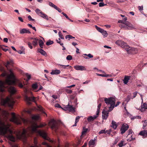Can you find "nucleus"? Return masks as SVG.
<instances>
[{
	"instance_id": "38",
	"label": "nucleus",
	"mask_w": 147,
	"mask_h": 147,
	"mask_svg": "<svg viewBox=\"0 0 147 147\" xmlns=\"http://www.w3.org/2000/svg\"><path fill=\"white\" fill-rule=\"evenodd\" d=\"M39 117L38 115H34L32 117V119L34 120H37L39 119Z\"/></svg>"
},
{
	"instance_id": "13",
	"label": "nucleus",
	"mask_w": 147,
	"mask_h": 147,
	"mask_svg": "<svg viewBox=\"0 0 147 147\" xmlns=\"http://www.w3.org/2000/svg\"><path fill=\"white\" fill-rule=\"evenodd\" d=\"M9 113L6 111L1 110L0 108V115L7 117L9 115Z\"/></svg>"
},
{
	"instance_id": "9",
	"label": "nucleus",
	"mask_w": 147,
	"mask_h": 147,
	"mask_svg": "<svg viewBox=\"0 0 147 147\" xmlns=\"http://www.w3.org/2000/svg\"><path fill=\"white\" fill-rule=\"evenodd\" d=\"M115 44L122 48L124 49L125 50L128 46L126 43L121 40H117L115 42Z\"/></svg>"
},
{
	"instance_id": "10",
	"label": "nucleus",
	"mask_w": 147,
	"mask_h": 147,
	"mask_svg": "<svg viewBox=\"0 0 147 147\" xmlns=\"http://www.w3.org/2000/svg\"><path fill=\"white\" fill-rule=\"evenodd\" d=\"M49 124L52 129H55V130L58 129L57 123L54 119H52L51 120Z\"/></svg>"
},
{
	"instance_id": "41",
	"label": "nucleus",
	"mask_w": 147,
	"mask_h": 147,
	"mask_svg": "<svg viewBox=\"0 0 147 147\" xmlns=\"http://www.w3.org/2000/svg\"><path fill=\"white\" fill-rule=\"evenodd\" d=\"M73 36L70 35H68L65 36V38L66 39L68 38V40H69L70 39H72Z\"/></svg>"
},
{
	"instance_id": "4",
	"label": "nucleus",
	"mask_w": 147,
	"mask_h": 147,
	"mask_svg": "<svg viewBox=\"0 0 147 147\" xmlns=\"http://www.w3.org/2000/svg\"><path fill=\"white\" fill-rule=\"evenodd\" d=\"M13 63V61L11 60L10 61H7V63L5 64L4 65L6 67L7 70H5L3 67L0 66V70L3 72L2 74H14L13 70L11 68Z\"/></svg>"
},
{
	"instance_id": "26",
	"label": "nucleus",
	"mask_w": 147,
	"mask_h": 147,
	"mask_svg": "<svg viewBox=\"0 0 147 147\" xmlns=\"http://www.w3.org/2000/svg\"><path fill=\"white\" fill-rule=\"evenodd\" d=\"M38 52L40 53L42 55L44 56H47L46 53L42 49H38Z\"/></svg>"
},
{
	"instance_id": "47",
	"label": "nucleus",
	"mask_w": 147,
	"mask_h": 147,
	"mask_svg": "<svg viewBox=\"0 0 147 147\" xmlns=\"http://www.w3.org/2000/svg\"><path fill=\"white\" fill-rule=\"evenodd\" d=\"M58 34L59 36L62 39H64V37L62 34L61 32H59L58 33Z\"/></svg>"
},
{
	"instance_id": "6",
	"label": "nucleus",
	"mask_w": 147,
	"mask_h": 147,
	"mask_svg": "<svg viewBox=\"0 0 147 147\" xmlns=\"http://www.w3.org/2000/svg\"><path fill=\"white\" fill-rule=\"evenodd\" d=\"M11 114L12 117L11 119V121L18 125L20 124L21 121L24 123H26L27 122V120L24 118H18L16 117L15 113H12Z\"/></svg>"
},
{
	"instance_id": "34",
	"label": "nucleus",
	"mask_w": 147,
	"mask_h": 147,
	"mask_svg": "<svg viewBox=\"0 0 147 147\" xmlns=\"http://www.w3.org/2000/svg\"><path fill=\"white\" fill-rule=\"evenodd\" d=\"M101 106V104H99L98 106L96 112V114L97 115H98L100 112V107Z\"/></svg>"
},
{
	"instance_id": "45",
	"label": "nucleus",
	"mask_w": 147,
	"mask_h": 147,
	"mask_svg": "<svg viewBox=\"0 0 147 147\" xmlns=\"http://www.w3.org/2000/svg\"><path fill=\"white\" fill-rule=\"evenodd\" d=\"M142 107L145 109H147V104L146 103H144L142 105Z\"/></svg>"
},
{
	"instance_id": "25",
	"label": "nucleus",
	"mask_w": 147,
	"mask_h": 147,
	"mask_svg": "<svg viewBox=\"0 0 147 147\" xmlns=\"http://www.w3.org/2000/svg\"><path fill=\"white\" fill-rule=\"evenodd\" d=\"M139 134L143 136H147V130H143L141 131L140 132Z\"/></svg>"
},
{
	"instance_id": "59",
	"label": "nucleus",
	"mask_w": 147,
	"mask_h": 147,
	"mask_svg": "<svg viewBox=\"0 0 147 147\" xmlns=\"http://www.w3.org/2000/svg\"><path fill=\"white\" fill-rule=\"evenodd\" d=\"M118 22L119 23H122L123 24H125V23H126V22H124L123 21V20H119L118 21Z\"/></svg>"
},
{
	"instance_id": "49",
	"label": "nucleus",
	"mask_w": 147,
	"mask_h": 147,
	"mask_svg": "<svg viewBox=\"0 0 147 147\" xmlns=\"http://www.w3.org/2000/svg\"><path fill=\"white\" fill-rule=\"evenodd\" d=\"M66 59L68 60H71L72 59V57L71 55H68L66 57Z\"/></svg>"
},
{
	"instance_id": "60",
	"label": "nucleus",
	"mask_w": 147,
	"mask_h": 147,
	"mask_svg": "<svg viewBox=\"0 0 147 147\" xmlns=\"http://www.w3.org/2000/svg\"><path fill=\"white\" fill-rule=\"evenodd\" d=\"M138 93V92H134L133 94V96H132V98H131V99H133V98H134L137 95V94Z\"/></svg>"
},
{
	"instance_id": "61",
	"label": "nucleus",
	"mask_w": 147,
	"mask_h": 147,
	"mask_svg": "<svg viewBox=\"0 0 147 147\" xmlns=\"http://www.w3.org/2000/svg\"><path fill=\"white\" fill-rule=\"evenodd\" d=\"M128 135H130V134H132V133H133V132L132 130L129 129L128 131Z\"/></svg>"
},
{
	"instance_id": "54",
	"label": "nucleus",
	"mask_w": 147,
	"mask_h": 147,
	"mask_svg": "<svg viewBox=\"0 0 147 147\" xmlns=\"http://www.w3.org/2000/svg\"><path fill=\"white\" fill-rule=\"evenodd\" d=\"M27 132V131H26L25 129H24L23 132H22V134L24 136H26V134Z\"/></svg>"
},
{
	"instance_id": "5",
	"label": "nucleus",
	"mask_w": 147,
	"mask_h": 147,
	"mask_svg": "<svg viewBox=\"0 0 147 147\" xmlns=\"http://www.w3.org/2000/svg\"><path fill=\"white\" fill-rule=\"evenodd\" d=\"M10 127L9 125L0 121V134L4 135L6 134Z\"/></svg>"
},
{
	"instance_id": "19",
	"label": "nucleus",
	"mask_w": 147,
	"mask_h": 147,
	"mask_svg": "<svg viewBox=\"0 0 147 147\" xmlns=\"http://www.w3.org/2000/svg\"><path fill=\"white\" fill-rule=\"evenodd\" d=\"M108 113L106 111L102 112V118L103 119H106L108 116Z\"/></svg>"
},
{
	"instance_id": "16",
	"label": "nucleus",
	"mask_w": 147,
	"mask_h": 147,
	"mask_svg": "<svg viewBox=\"0 0 147 147\" xmlns=\"http://www.w3.org/2000/svg\"><path fill=\"white\" fill-rule=\"evenodd\" d=\"M98 115H94L93 116H90L88 117L87 119L88 121L90 122L94 121L97 117Z\"/></svg>"
},
{
	"instance_id": "51",
	"label": "nucleus",
	"mask_w": 147,
	"mask_h": 147,
	"mask_svg": "<svg viewBox=\"0 0 147 147\" xmlns=\"http://www.w3.org/2000/svg\"><path fill=\"white\" fill-rule=\"evenodd\" d=\"M106 5V4H105L103 2H100L99 3V7H102Z\"/></svg>"
},
{
	"instance_id": "50",
	"label": "nucleus",
	"mask_w": 147,
	"mask_h": 147,
	"mask_svg": "<svg viewBox=\"0 0 147 147\" xmlns=\"http://www.w3.org/2000/svg\"><path fill=\"white\" fill-rule=\"evenodd\" d=\"M107 131H106L105 129L102 130L99 132V134H100L103 133H106Z\"/></svg>"
},
{
	"instance_id": "24",
	"label": "nucleus",
	"mask_w": 147,
	"mask_h": 147,
	"mask_svg": "<svg viewBox=\"0 0 147 147\" xmlns=\"http://www.w3.org/2000/svg\"><path fill=\"white\" fill-rule=\"evenodd\" d=\"M7 138L11 141L14 142L15 139V137L11 134H9Z\"/></svg>"
},
{
	"instance_id": "57",
	"label": "nucleus",
	"mask_w": 147,
	"mask_h": 147,
	"mask_svg": "<svg viewBox=\"0 0 147 147\" xmlns=\"http://www.w3.org/2000/svg\"><path fill=\"white\" fill-rule=\"evenodd\" d=\"M59 65H60V66H61V67L63 68H65L69 66V65H61L59 64Z\"/></svg>"
},
{
	"instance_id": "32",
	"label": "nucleus",
	"mask_w": 147,
	"mask_h": 147,
	"mask_svg": "<svg viewBox=\"0 0 147 147\" xmlns=\"http://www.w3.org/2000/svg\"><path fill=\"white\" fill-rule=\"evenodd\" d=\"M38 43L40 47L41 48H43L44 43L42 40L41 39L39 40Z\"/></svg>"
},
{
	"instance_id": "7",
	"label": "nucleus",
	"mask_w": 147,
	"mask_h": 147,
	"mask_svg": "<svg viewBox=\"0 0 147 147\" xmlns=\"http://www.w3.org/2000/svg\"><path fill=\"white\" fill-rule=\"evenodd\" d=\"M14 103V101L11 100L8 97L5 99H2L1 100V104L2 105L5 106H9L12 108Z\"/></svg>"
},
{
	"instance_id": "48",
	"label": "nucleus",
	"mask_w": 147,
	"mask_h": 147,
	"mask_svg": "<svg viewBox=\"0 0 147 147\" xmlns=\"http://www.w3.org/2000/svg\"><path fill=\"white\" fill-rule=\"evenodd\" d=\"M147 125V120L144 121L143 124V128L144 129Z\"/></svg>"
},
{
	"instance_id": "55",
	"label": "nucleus",
	"mask_w": 147,
	"mask_h": 147,
	"mask_svg": "<svg viewBox=\"0 0 147 147\" xmlns=\"http://www.w3.org/2000/svg\"><path fill=\"white\" fill-rule=\"evenodd\" d=\"M28 18L30 21H34V19L32 18L30 16H28Z\"/></svg>"
},
{
	"instance_id": "28",
	"label": "nucleus",
	"mask_w": 147,
	"mask_h": 147,
	"mask_svg": "<svg viewBox=\"0 0 147 147\" xmlns=\"http://www.w3.org/2000/svg\"><path fill=\"white\" fill-rule=\"evenodd\" d=\"M40 16L44 19H46L47 20H49L48 16L43 12H42V13L40 15Z\"/></svg>"
},
{
	"instance_id": "23",
	"label": "nucleus",
	"mask_w": 147,
	"mask_h": 147,
	"mask_svg": "<svg viewBox=\"0 0 147 147\" xmlns=\"http://www.w3.org/2000/svg\"><path fill=\"white\" fill-rule=\"evenodd\" d=\"M35 99L36 98L34 97H26V99L28 101H32L34 102H35Z\"/></svg>"
},
{
	"instance_id": "64",
	"label": "nucleus",
	"mask_w": 147,
	"mask_h": 147,
	"mask_svg": "<svg viewBox=\"0 0 147 147\" xmlns=\"http://www.w3.org/2000/svg\"><path fill=\"white\" fill-rule=\"evenodd\" d=\"M66 91L67 92V93L70 94L72 92V90H68L66 89Z\"/></svg>"
},
{
	"instance_id": "52",
	"label": "nucleus",
	"mask_w": 147,
	"mask_h": 147,
	"mask_svg": "<svg viewBox=\"0 0 147 147\" xmlns=\"http://www.w3.org/2000/svg\"><path fill=\"white\" fill-rule=\"evenodd\" d=\"M38 109L41 111L43 113H45L43 111V109L42 107L40 105L38 106Z\"/></svg>"
},
{
	"instance_id": "44",
	"label": "nucleus",
	"mask_w": 147,
	"mask_h": 147,
	"mask_svg": "<svg viewBox=\"0 0 147 147\" xmlns=\"http://www.w3.org/2000/svg\"><path fill=\"white\" fill-rule=\"evenodd\" d=\"M38 85L36 83L33 84L32 85V87L34 89H36L38 87Z\"/></svg>"
},
{
	"instance_id": "15",
	"label": "nucleus",
	"mask_w": 147,
	"mask_h": 147,
	"mask_svg": "<svg viewBox=\"0 0 147 147\" xmlns=\"http://www.w3.org/2000/svg\"><path fill=\"white\" fill-rule=\"evenodd\" d=\"M74 68L78 70H84L86 69L85 67L82 65H76L74 66Z\"/></svg>"
},
{
	"instance_id": "30",
	"label": "nucleus",
	"mask_w": 147,
	"mask_h": 147,
	"mask_svg": "<svg viewBox=\"0 0 147 147\" xmlns=\"http://www.w3.org/2000/svg\"><path fill=\"white\" fill-rule=\"evenodd\" d=\"M38 41V39L36 38H35L34 40L32 42V44L33 46H35L37 45Z\"/></svg>"
},
{
	"instance_id": "27",
	"label": "nucleus",
	"mask_w": 147,
	"mask_h": 147,
	"mask_svg": "<svg viewBox=\"0 0 147 147\" xmlns=\"http://www.w3.org/2000/svg\"><path fill=\"white\" fill-rule=\"evenodd\" d=\"M34 145L30 147H38L39 146L38 145H37V140L36 138H34Z\"/></svg>"
},
{
	"instance_id": "14",
	"label": "nucleus",
	"mask_w": 147,
	"mask_h": 147,
	"mask_svg": "<svg viewBox=\"0 0 147 147\" xmlns=\"http://www.w3.org/2000/svg\"><path fill=\"white\" fill-rule=\"evenodd\" d=\"M96 137L94 138V140H90L88 143L89 147H94L95 144V141L96 139Z\"/></svg>"
},
{
	"instance_id": "58",
	"label": "nucleus",
	"mask_w": 147,
	"mask_h": 147,
	"mask_svg": "<svg viewBox=\"0 0 147 147\" xmlns=\"http://www.w3.org/2000/svg\"><path fill=\"white\" fill-rule=\"evenodd\" d=\"M62 14L64 16H65V18L67 19H69V18L67 16V15L64 13L63 12H62Z\"/></svg>"
},
{
	"instance_id": "37",
	"label": "nucleus",
	"mask_w": 147,
	"mask_h": 147,
	"mask_svg": "<svg viewBox=\"0 0 147 147\" xmlns=\"http://www.w3.org/2000/svg\"><path fill=\"white\" fill-rule=\"evenodd\" d=\"M35 12L39 16H40V15L42 12L41 10L38 9H37L35 10Z\"/></svg>"
},
{
	"instance_id": "21",
	"label": "nucleus",
	"mask_w": 147,
	"mask_h": 147,
	"mask_svg": "<svg viewBox=\"0 0 147 147\" xmlns=\"http://www.w3.org/2000/svg\"><path fill=\"white\" fill-rule=\"evenodd\" d=\"M20 33L21 34H23L25 33L30 34L31 33V32L28 29L24 28L20 30Z\"/></svg>"
},
{
	"instance_id": "12",
	"label": "nucleus",
	"mask_w": 147,
	"mask_h": 147,
	"mask_svg": "<svg viewBox=\"0 0 147 147\" xmlns=\"http://www.w3.org/2000/svg\"><path fill=\"white\" fill-rule=\"evenodd\" d=\"M129 128V126L127 124H123L121 127L120 129L121 133L123 134L125 131L127 130Z\"/></svg>"
},
{
	"instance_id": "33",
	"label": "nucleus",
	"mask_w": 147,
	"mask_h": 147,
	"mask_svg": "<svg viewBox=\"0 0 147 147\" xmlns=\"http://www.w3.org/2000/svg\"><path fill=\"white\" fill-rule=\"evenodd\" d=\"M80 117L79 116H77L75 119V124L73 125V126H76L77 125L76 124L79 121Z\"/></svg>"
},
{
	"instance_id": "29",
	"label": "nucleus",
	"mask_w": 147,
	"mask_h": 147,
	"mask_svg": "<svg viewBox=\"0 0 147 147\" xmlns=\"http://www.w3.org/2000/svg\"><path fill=\"white\" fill-rule=\"evenodd\" d=\"M98 76H101L104 77H111L112 75L111 74H97Z\"/></svg>"
},
{
	"instance_id": "3",
	"label": "nucleus",
	"mask_w": 147,
	"mask_h": 147,
	"mask_svg": "<svg viewBox=\"0 0 147 147\" xmlns=\"http://www.w3.org/2000/svg\"><path fill=\"white\" fill-rule=\"evenodd\" d=\"M104 100L106 104L111 105L110 107H109V109L108 111V112L111 111L115 107H117L120 103V102H118L115 105V98L113 97H110L109 98H105Z\"/></svg>"
},
{
	"instance_id": "1",
	"label": "nucleus",
	"mask_w": 147,
	"mask_h": 147,
	"mask_svg": "<svg viewBox=\"0 0 147 147\" xmlns=\"http://www.w3.org/2000/svg\"><path fill=\"white\" fill-rule=\"evenodd\" d=\"M14 74H1L3 77H5V82L0 81V91L3 92L5 91V83L9 85H13L15 84L16 80Z\"/></svg>"
},
{
	"instance_id": "39",
	"label": "nucleus",
	"mask_w": 147,
	"mask_h": 147,
	"mask_svg": "<svg viewBox=\"0 0 147 147\" xmlns=\"http://www.w3.org/2000/svg\"><path fill=\"white\" fill-rule=\"evenodd\" d=\"M131 98H132V96H131L130 95H128L127 98L125 99V101H126L127 102H128L131 99Z\"/></svg>"
},
{
	"instance_id": "40",
	"label": "nucleus",
	"mask_w": 147,
	"mask_h": 147,
	"mask_svg": "<svg viewBox=\"0 0 147 147\" xmlns=\"http://www.w3.org/2000/svg\"><path fill=\"white\" fill-rule=\"evenodd\" d=\"M88 130V129L83 127V130L82 132V135H83Z\"/></svg>"
},
{
	"instance_id": "63",
	"label": "nucleus",
	"mask_w": 147,
	"mask_h": 147,
	"mask_svg": "<svg viewBox=\"0 0 147 147\" xmlns=\"http://www.w3.org/2000/svg\"><path fill=\"white\" fill-rule=\"evenodd\" d=\"M18 86L20 88H22L23 87V85L21 83H20L18 84Z\"/></svg>"
},
{
	"instance_id": "62",
	"label": "nucleus",
	"mask_w": 147,
	"mask_h": 147,
	"mask_svg": "<svg viewBox=\"0 0 147 147\" xmlns=\"http://www.w3.org/2000/svg\"><path fill=\"white\" fill-rule=\"evenodd\" d=\"M123 141H121V142L119 143L118 145L119 147H122L123 146Z\"/></svg>"
},
{
	"instance_id": "8",
	"label": "nucleus",
	"mask_w": 147,
	"mask_h": 147,
	"mask_svg": "<svg viewBox=\"0 0 147 147\" xmlns=\"http://www.w3.org/2000/svg\"><path fill=\"white\" fill-rule=\"evenodd\" d=\"M125 50L126 51L127 53L129 54H135L138 52V50L137 49L130 47L129 45L125 49Z\"/></svg>"
},
{
	"instance_id": "11",
	"label": "nucleus",
	"mask_w": 147,
	"mask_h": 147,
	"mask_svg": "<svg viewBox=\"0 0 147 147\" xmlns=\"http://www.w3.org/2000/svg\"><path fill=\"white\" fill-rule=\"evenodd\" d=\"M95 27L96 30L98 31L101 33L104 37H106L107 36L108 34L106 31L98 27L97 26H95Z\"/></svg>"
},
{
	"instance_id": "36",
	"label": "nucleus",
	"mask_w": 147,
	"mask_h": 147,
	"mask_svg": "<svg viewBox=\"0 0 147 147\" xmlns=\"http://www.w3.org/2000/svg\"><path fill=\"white\" fill-rule=\"evenodd\" d=\"M119 26L121 28H123L125 30H127L128 29V28L127 26H126L125 24H120L119 25Z\"/></svg>"
},
{
	"instance_id": "53",
	"label": "nucleus",
	"mask_w": 147,
	"mask_h": 147,
	"mask_svg": "<svg viewBox=\"0 0 147 147\" xmlns=\"http://www.w3.org/2000/svg\"><path fill=\"white\" fill-rule=\"evenodd\" d=\"M27 44L29 47L31 49L33 48V47L32 46V44L30 42H28L27 43Z\"/></svg>"
},
{
	"instance_id": "20",
	"label": "nucleus",
	"mask_w": 147,
	"mask_h": 147,
	"mask_svg": "<svg viewBox=\"0 0 147 147\" xmlns=\"http://www.w3.org/2000/svg\"><path fill=\"white\" fill-rule=\"evenodd\" d=\"M66 108L70 111L74 112L75 111L74 108L72 106L69 105V104L66 106Z\"/></svg>"
},
{
	"instance_id": "46",
	"label": "nucleus",
	"mask_w": 147,
	"mask_h": 147,
	"mask_svg": "<svg viewBox=\"0 0 147 147\" xmlns=\"http://www.w3.org/2000/svg\"><path fill=\"white\" fill-rule=\"evenodd\" d=\"M42 144L43 145H45L46 147H52L45 142H43L42 143Z\"/></svg>"
},
{
	"instance_id": "42",
	"label": "nucleus",
	"mask_w": 147,
	"mask_h": 147,
	"mask_svg": "<svg viewBox=\"0 0 147 147\" xmlns=\"http://www.w3.org/2000/svg\"><path fill=\"white\" fill-rule=\"evenodd\" d=\"M53 43V41H51V40H49L46 43V45H47L49 46L52 44Z\"/></svg>"
},
{
	"instance_id": "35",
	"label": "nucleus",
	"mask_w": 147,
	"mask_h": 147,
	"mask_svg": "<svg viewBox=\"0 0 147 147\" xmlns=\"http://www.w3.org/2000/svg\"><path fill=\"white\" fill-rule=\"evenodd\" d=\"M61 71L60 70L55 69V70H53L52 72L50 74H60Z\"/></svg>"
},
{
	"instance_id": "18",
	"label": "nucleus",
	"mask_w": 147,
	"mask_h": 147,
	"mask_svg": "<svg viewBox=\"0 0 147 147\" xmlns=\"http://www.w3.org/2000/svg\"><path fill=\"white\" fill-rule=\"evenodd\" d=\"M8 91L12 94H14L16 92V90L13 87L10 86L8 88Z\"/></svg>"
},
{
	"instance_id": "17",
	"label": "nucleus",
	"mask_w": 147,
	"mask_h": 147,
	"mask_svg": "<svg viewBox=\"0 0 147 147\" xmlns=\"http://www.w3.org/2000/svg\"><path fill=\"white\" fill-rule=\"evenodd\" d=\"M125 24L128 28V30H132L136 28L133 25L128 22H126Z\"/></svg>"
},
{
	"instance_id": "31",
	"label": "nucleus",
	"mask_w": 147,
	"mask_h": 147,
	"mask_svg": "<svg viewBox=\"0 0 147 147\" xmlns=\"http://www.w3.org/2000/svg\"><path fill=\"white\" fill-rule=\"evenodd\" d=\"M112 127L114 129H116L117 127V125L116 122L114 121H112Z\"/></svg>"
},
{
	"instance_id": "22",
	"label": "nucleus",
	"mask_w": 147,
	"mask_h": 147,
	"mask_svg": "<svg viewBox=\"0 0 147 147\" xmlns=\"http://www.w3.org/2000/svg\"><path fill=\"white\" fill-rule=\"evenodd\" d=\"M130 77L128 76H125L124 79L123 80V83L125 84H127L129 80H130Z\"/></svg>"
},
{
	"instance_id": "43",
	"label": "nucleus",
	"mask_w": 147,
	"mask_h": 147,
	"mask_svg": "<svg viewBox=\"0 0 147 147\" xmlns=\"http://www.w3.org/2000/svg\"><path fill=\"white\" fill-rule=\"evenodd\" d=\"M49 5L53 7L54 8H55V9L57 8V6L55 5L54 4L52 3L51 2H49Z\"/></svg>"
},
{
	"instance_id": "2",
	"label": "nucleus",
	"mask_w": 147,
	"mask_h": 147,
	"mask_svg": "<svg viewBox=\"0 0 147 147\" xmlns=\"http://www.w3.org/2000/svg\"><path fill=\"white\" fill-rule=\"evenodd\" d=\"M45 124H41L38 125L34 123L32 125L31 127V132L32 133L36 132L40 136L42 137L44 139L49 140V138L47 136L46 133L44 131L38 130L37 128L38 127H42L45 126Z\"/></svg>"
},
{
	"instance_id": "56",
	"label": "nucleus",
	"mask_w": 147,
	"mask_h": 147,
	"mask_svg": "<svg viewBox=\"0 0 147 147\" xmlns=\"http://www.w3.org/2000/svg\"><path fill=\"white\" fill-rule=\"evenodd\" d=\"M55 107H56L62 108L61 106L59 105V104L57 103L55 105Z\"/></svg>"
}]
</instances>
